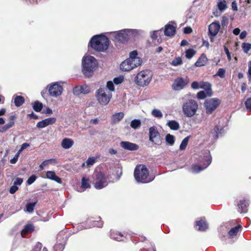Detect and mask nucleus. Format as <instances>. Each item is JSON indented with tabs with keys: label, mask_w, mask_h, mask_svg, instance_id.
<instances>
[{
	"label": "nucleus",
	"mask_w": 251,
	"mask_h": 251,
	"mask_svg": "<svg viewBox=\"0 0 251 251\" xmlns=\"http://www.w3.org/2000/svg\"><path fill=\"white\" fill-rule=\"evenodd\" d=\"M109 43L108 37L103 34L93 36L89 42L92 49L99 52L105 51L108 48Z\"/></svg>",
	"instance_id": "f257e3e1"
},
{
	"label": "nucleus",
	"mask_w": 251,
	"mask_h": 251,
	"mask_svg": "<svg viewBox=\"0 0 251 251\" xmlns=\"http://www.w3.org/2000/svg\"><path fill=\"white\" fill-rule=\"evenodd\" d=\"M138 53L136 50L129 53V57L120 64V69L123 71L128 72L140 66L142 63L141 58L137 56Z\"/></svg>",
	"instance_id": "f03ea898"
},
{
	"label": "nucleus",
	"mask_w": 251,
	"mask_h": 251,
	"mask_svg": "<svg viewBox=\"0 0 251 251\" xmlns=\"http://www.w3.org/2000/svg\"><path fill=\"white\" fill-rule=\"evenodd\" d=\"M149 170L145 165L140 164L136 166L134 171V176L137 182L143 183L151 182L152 180L149 178Z\"/></svg>",
	"instance_id": "7ed1b4c3"
},
{
	"label": "nucleus",
	"mask_w": 251,
	"mask_h": 251,
	"mask_svg": "<svg viewBox=\"0 0 251 251\" xmlns=\"http://www.w3.org/2000/svg\"><path fill=\"white\" fill-rule=\"evenodd\" d=\"M97 65V60L94 57L90 56L85 57L82 61V72L85 76L88 77L92 76Z\"/></svg>",
	"instance_id": "20e7f679"
},
{
	"label": "nucleus",
	"mask_w": 251,
	"mask_h": 251,
	"mask_svg": "<svg viewBox=\"0 0 251 251\" xmlns=\"http://www.w3.org/2000/svg\"><path fill=\"white\" fill-rule=\"evenodd\" d=\"M152 73L149 70H145L139 72L134 78L135 83L141 87L148 86L151 82Z\"/></svg>",
	"instance_id": "39448f33"
},
{
	"label": "nucleus",
	"mask_w": 251,
	"mask_h": 251,
	"mask_svg": "<svg viewBox=\"0 0 251 251\" xmlns=\"http://www.w3.org/2000/svg\"><path fill=\"white\" fill-rule=\"evenodd\" d=\"M198 104L194 100H188L184 102L182 105V111L184 115L187 117H192L194 116L198 109Z\"/></svg>",
	"instance_id": "423d86ee"
},
{
	"label": "nucleus",
	"mask_w": 251,
	"mask_h": 251,
	"mask_svg": "<svg viewBox=\"0 0 251 251\" xmlns=\"http://www.w3.org/2000/svg\"><path fill=\"white\" fill-rule=\"evenodd\" d=\"M108 177L101 172H97L94 175L93 184L97 189H101L108 184Z\"/></svg>",
	"instance_id": "0eeeda50"
},
{
	"label": "nucleus",
	"mask_w": 251,
	"mask_h": 251,
	"mask_svg": "<svg viewBox=\"0 0 251 251\" xmlns=\"http://www.w3.org/2000/svg\"><path fill=\"white\" fill-rule=\"evenodd\" d=\"M112 97L111 94H107V90L104 88L100 87L96 92V97L99 103L101 105H107Z\"/></svg>",
	"instance_id": "6e6552de"
},
{
	"label": "nucleus",
	"mask_w": 251,
	"mask_h": 251,
	"mask_svg": "<svg viewBox=\"0 0 251 251\" xmlns=\"http://www.w3.org/2000/svg\"><path fill=\"white\" fill-rule=\"evenodd\" d=\"M149 141L152 144L156 145L162 144V138L156 126H152L149 128Z\"/></svg>",
	"instance_id": "1a4fd4ad"
},
{
	"label": "nucleus",
	"mask_w": 251,
	"mask_h": 251,
	"mask_svg": "<svg viewBox=\"0 0 251 251\" xmlns=\"http://www.w3.org/2000/svg\"><path fill=\"white\" fill-rule=\"evenodd\" d=\"M221 101L218 99H210L206 100L204 102L206 113L211 114L219 106Z\"/></svg>",
	"instance_id": "9d476101"
},
{
	"label": "nucleus",
	"mask_w": 251,
	"mask_h": 251,
	"mask_svg": "<svg viewBox=\"0 0 251 251\" xmlns=\"http://www.w3.org/2000/svg\"><path fill=\"white\" fill-rule=\"evenodd\" d=\"M189 82V78L188 77L183 78L182 77H176L172 85L173 90L179 91L183 89Z\"/></svg>",
	"instance_id": "9b49d317"
},
{
	"label": "nucleus",
	"mask_w": 251,
	"mask_h": 251,
	"mask_svg": "<svg viewBox=\"0 0 251 251\" xmlns=\"http://www.w3.org/2000/svg\"><path fill=\"white\" fill-rule=\"evenodd\" d=\"M128 40V35L125 30H121L119 32L114 33V41L115 44L118 43H125Z\"/></svg>",
	"instance_id": "f8f14e48"
},
{
	"label": "nucleus",
	"mask_w": 251,
	"mask_h": 251,
	"mask_svg": "<svg viewBox=\"0 0 251 251\" xmlns=\"http://www.w3.org/2000/svg\"><path fill=\"white\" fill-rule=\"evenodd\" d=\"M249 206V200L246 197H243L237 202L238 211L240 213H247Z\"/></svg>",
	"instance_id": "ddd939ff"
},
{
	"label": "nucleus",
	"mask_w": 251,
	"mask_h": 251,
	"mask_svg": "<svg viewBox=\"0 0 251 251\" xmlns=\"http://www.w3.org/2000/svg\"><path fill=\"white\" fill-rule=\"evenodd\" d=\"M62 86L57 82L51 85L49 89V92L50 95L55 97L60 95L62 92Z\"/></svg>",
	"instance_id": "4468645a"
},
{
	"label": "nucleus",
	"mask_w": 251,
	"mask_h": 251,
	"mask_svg": "<svg viewBox=\"0 0 251 251\" xmlns=\"http://www.w3.org/2000/svg\"><path fill=\"white\" fill-rule=\"evenodd\" d=\"M17 119L16 114L10 116L8 118V123L0 128V132L3 133L6 132L9 128L13 127L15 124V121Z\"/></svg>",
	"instance_id": "2eb2a0df"
},
{
	"label": "nucleus",
	"mask_w": 251,
	"mask_h": 251,
	"mask_svg": "<svg viewBox=\"0 0 251 251\" xmlns=\"http://www.w3.org/2000/svg\"><path fill=\"white\" fill-rule=\"evenodd\" d=\"M220 25L219 21H215L212 23L208 27V35L216 36L219 31Z\"/></svg>",
	"instance_id": "dca6fc26"
},
{
	"label": "nucleus",
	"mask_w": 251,
	"mask_h": 251,
	"mask_svg": "<svg viewBox=\"0 0 251 251\" xmlns=\"http://www.w3.org/2000/svg\"><path fill=\"white\" fill-rule=\"evenodd\" d=\"M120 146L124 149L130 151H136L139 149L138 145L128 141H122Z\"/></svg>",
	"instance_id": "f3484780"
},
{
	"label": "nucleus",
	"mask_w": 251,
	"mask_h": 251,
	"mask_svg": "<svg viewBox=\"0 0 251 251\" xmlns=\"http://www.w3.org/2000/svg\"><path fill=\"white\" fill-rule=\"evenodd\" d=\"M56 121V119L55 118L50 117L39 122L37 124L36 126L39 128H42L50 125H52L54 124Z\"/></svg>",
	"instance_id": "a211bd4d"
},
{
	"label": "nucleus",
	"mask_w": 251,
	"mask_h": 251,
	"mask_svg": "<svg viewBox=\"0 0 251 251\" xmlns=\"http://www.w3.org/2000/svg\"><path fill=\"white\" fill-rule=\"evenodd\" d=\"M211 162V158L210 157V158H209L205 160V163H204V165L203 166L199 165H193L191 167L192 171L195 173H199L201 171H202L206 168H207V166L210 165Z\"/></svg>",
	"instance_id": "6ab92c4d"
},
{
	"label": "nucleus",
	"mask_w": 251,
	"mask_h": 251,
	"mask_svg": "<svg viewBox=\"0 0 251 251\" xmlns=\"http://www.w3.org/2000/svg\"><path fill=\"white\" fill-rule=\"evenodd\" d=\"M176 33V27L170 24H167L165 26L164 34L167 36H173Z\"/></svg>",
	"instance_id": "aec40b11"
},
{
	"label": "nucleus",
	"mask_w": 251,
	"mask_h": 251,
	"mask_svg": "<svg viewBox=\"0 0 251 251\" xmlns=\"http://www.w3.org/2000/svg\"><path fill=\"white\" fill-rule=\"evenodd\" d=\"M195 226H198V230L200 231H205L208 228V224L204 218H201L200 220L195 223Z\"/></svg>",
	"instance_id": "412c9836"
},
{
	"label": "nucleus",
	"mask_w": 251,
	"mask_h": 251,
	"mask_svg": "<svg viewBox=\"0 0 251 251\" xmlns=\"http://www.w3.org/2000/svg\"><path fill=\"white\" fill-rule=\"evenodd\" d=\"M208 62V59L204 53H202L195 63L196 67H202L205 65Z\"/></svg>",
	"instance_id": "4be33fe9"
},
{
	"label": "nucleus",
	"mask_w": 251,
	"mask_h": 251,
	"mask_svg": "<svg viewBox=\"0 0 251 251\" xmlns=\"http://www.w3.org/2000/svg\"><path fill=\"white\" fill-rule=\"evenodd\" d=\"M35 227L32 224H28L26 225L24 228L21 231V235L22 237H25L29 233H31L34 230Z\"/></svg>",
	"instance_id": "5701e85b"
},
{
	"label": "nucleus",
	"mask_w": 251,
	"mask_h": 251,
	"mask_svg": "<svg viewBox=\"0 0 251 251\" xmlns=\"http://www.w3.org/2000/svg\"><path fill=\"white\" fill-rule=\"evenodd\" d=\"M46 177L48 179L54 180L58 183H62L61 178L57 176L54 171H47L46 173Z\"/></svg>",
	"instance_id": "b1692460"
},
{
	"label": "nucleus",
	"mask_w": 251,
	"mask_h": 251,
	"mask_svg": "<svg viewBox=\"0 0 251 251\" xmlns=\"http://www.w3.org/2000/svg\"><path fill=\"white\" fill-rule=\"evenodd\" d=\"M224 128L219 127V126H216L211 131V134L214 139H217L220 135L224 132Z\"/></svg>",
	"instance_id": "393cba45"
},
{
	"label": "nucleus",
	"mask_w": 251,
	"mask_h": 251,
	"mask_svg": "<svg viewBox=\"0 0 251 251\" xmlns=\"http://www.w3.org/2000/svg\"><path fill=\"white\" fill-rule=\"evenodd\" d=\"M200 88L205 90L207 95L211 96L212 94L211 85L210 83L207 82H200Z\"/></svg>",
	"instance_id": "a878e982"
},
{
	"label": "nucleus",
	"mask_w": 251,
	"mask_h": 251,
	"mask_svg": "<svg viewBox=\"0 0 251 251\" xmlns=\"http://www.w3.org/2000/svg\"><path fill=\"white\" fill-rule=\"evenodd\" d=\"M74 144V142L73 139L65 138L61 142V146L65 149H69L73 146Z\"/></svg>",
	"instance_id": "bb28decb"
},
{
	"label": "nucleus",
	"mask_w": 251,
	"mask_h": 251,
	"mask_svg": "<svg viewBox=\"0 0 251 251\" xmlns=\"http://www.w3.org/2000/svg\"><path fill=\"white\" fill-rule=\"evenodd\" d=\"M124 117L123 112H118L114 114L111 117V122L112 124H116L121 121Z\"/></svg>",
	"instance_id": "cd10ccee"
},
{
	"label": "nucleus",
	"mask_w": 251,
	"mask_h": 251,
	"mask_svg": "<svg viewBox=\"0 0 251 251\" xmlns=\"http://www.w3.org/2000/svg\"><path fill=\"white\" fill-rule=\"evenodd\" d=\"M242 226L240 225H237L232 228L228 231V234L229 238H231L237 235L239 230L241 229Z\"/></svg>",
	"instance_id": "c85d7f7f"
},
{
	"label": "nucleus",
	"mask_w": 251,
	"mask_h": 251,
	"mask_svg": "<svg viewBox=\"0 0 251 251\" xmlns=\"http://www.w3.org/2000/svg\"><path fill=\"white\" fill-rule=\"evenodd\" d=\"M167 125L172 130H177L180 128L179 124L175 120L169 121Z\"/></svg>",
	"instance_id": "c756f323"
},
{
	"label": "nucleus",
	"mask_w": 251,
	"mask_h": 251,
	"mask_svg": "<svg viewBox=\"0 0 251 251\" xmlns=\"http://www.w3.org/2000/svg\"><path fill=\"white\" fill-rule=\"evenodd\" d=\"M90 223H91L94 226H97L98 227H101L102 226L103 223L101 221L100 217L96 218L95 220H94L93 219H90Z\"/></svg>",
	"instance_id": "7c9ffc66"
},
{
	"label": "nucleus",
	"mask_w": 251,
	"mask_h": 251,
	"mask_svg": "<svg viewBox=\"0 0 251 251\" xmlns=\"http://www.w3.org/2000/svg\"><path fill=\"white\" fill-rule=\"evenodd\" d=\"M32 105L33 109L37 112H40L43 107V103L38 100L32 103Z\"/></svg>",
	"instance_id": "2f4dec72"
},
{
	"label": "nucleus",
	"mask_w": 251,
	"mask_h": 251,
	"mask_svg": "<svg viewBox=\"0 0 251 251\" xmlns=\"http://www.w3.org/2000/svg\"><path fill=\"white\" fill-rule=\"evenodd\" d=\"M25 99L23 96H16L14 99V104L17 107L21 106L25 102Z\"/></svg>",
	"instance_id": "473e14b6"
},
{
	"label": "nucleus",
	"mask_w": 251,
	"mask_h": 251,
	"mask_svg": "<svg viewBox=\"0 0 251 251\" xmlns=\"http://www.w3.org/2000/svg\"><path fill=\"white\" fill-rule=\"evenodd\" d=\"M81 187L84 190L87 188H90L91 187V185L89 183V180L88 178H86L84 177L82 178Z\"/></svg>",
	"instance_id": "72a5a7b5"
},
{
	"label": "nucleus",
	"mask_w": 251,
	"mask_h": 251,
	"mask_svg": "<svg viewBox=\"0 0 251 251\" xmlns=\"http://www.w3.org/2000/svg\"><path fill=\"white\" fill-rule=\"evenodd\" d=\"M37 202H29L25 205V211L31 213L33 211Z\"/></svg>",
	"instance_id": "f704fd0d"
},
{
	"label": "nucleus",
	"mask_w": 251,
	"mask_h": 251,
	"mask_svg": "<svg viewBox=\"0 0 251 251\" xmlns=\"http://www.w3.org/2000/svg\"><path fill=\"white\" fill-rule=\"evenodd\" d=\"M196 53V50L193 49H189L186 50L185 56L188 59H191Z\"/></svg>",
	"instance_id": "c9c22d12"
},
{
	"label": "nucleus",
	"mask_w": 251,
	"mask_h": 251,
	"mask_svg": "<svg viewBox=\"0 0 251 251\" xmlns=\"http://www.w3.org/2000/svg\"><path fill=\"white\" fill-rule=\"evenodd\" d=\"M166 141L170 145H173L175 143V137L170 134H167L165 137Z\"/></svg>",
	"instance_id": "e433bc0d"
},
{
	"label": "nucleus",
	"mask_w": 251,
	"mask_h": 251,
	"mask_svg": "<svg viewBox=\"0 0 251 251\" xmlns=\"http://www.w3.org/2000/svg\"><path fill=\"white\" fill-rule=\"evenodd\" d=\"M130 126L134 129H136L141 126V121L140 120H133L131 122Z\"/></svg>",
	"instance_id": "4c0bfd02"
},
{
	"label": "nucleus",
	"mask_w": 251,
	"mask_h": 251,
	"mask_svg": "<svg viewBox=\"0 0 251 251\" xmlns=\"http://www.w3.org/2000/svg\"><path fill=\"white\" fill-rule=\"evenodd\" d=\"M241 47L244 52L247 53L251 49V44L249 43H243Z\"/></svg>",
	"instance_id": "58836bf2"
},
{
	"label": "nucleus",
	"mask_w": 251,
	"mask_h": 251,
	"mask_svg": "<svg viewBox=\"0 0 251 251\" xmlns=\"http://www.w3.org/2000/svg\"><path fill=\"white\" fill-rule=\"evenodd\" d=\"M189 141V137L187 136L185 137L181 142L180 145L179 146V149L180 150H184L188 143Z\"/></svg>",
	"instance_id": "ea45409f"
},
{
	"label": "nucleus",
	"mask_w": 251,
	"mask_h": 251,
	"mask_svg": "<svg viewBox=\"0 0 251 251\" xmlns=\"http://www.w3.org/2000/svg\"><path fill=\"white\" fill-rule=\"evenodd\" d=\"M225 74L226 70L224 68H220L219 69L217 73L214 76H218L220 77L223 78L225 77Z\"/></svg>",
	"instance_id": "a19ab883"
},
{
	"label": "nucleus",
	"mask_w": 251,
	"mask_h": 251,
	"mask_svg": "<svg viewBox=\"0 0 251 251\" xmlns=\"http://www.w3.org/2000/svg\"><path fill=\"white\" fill-rule=\"evenodd\" d=\"M151 114L154 117H157L158 118H161L163 117L162 113H161V112L160 110H159L158 109H154L152 111Z\"/></svg>",
	"instance_id": "79ce46f5"
},
{
	"label": "nucleus",
	"mask_w": 251,
	"mask_h": 251,
	"mask_svg": "<svg viewBox=\"0 0 251 251\" xmlns=\"http://www.w3.org/2000/svg\"><path fill=\"white\" fill-rule=\"evenodd\" d=\"M182 63V60L181 58L180 57H176L175 58L172 62V65L174 66H177L178 65H181Z\"/></svg>",
	"instance_id": "37998d69"
},
{
	"label": "nucleus",
	"mask_w": 251,
	"mask_h": 251,
	"mask_svg": "<svg viewBox=\"0 0 251 251\" xmlns=\"http://www.w3.org/2000/svg\"><path fill=\"white\" fill-rule=\"evenodd\" d=\"M64 248V246L62 244H55L53 247L54 251H62Z\"/></svg>",
	"instance_id": "c03bdc74"
},
{
	"label": "nucleus",
	"mask_w": 251,
	"mask_h": 251,
	"mask_svg": "<svg viewBox=\"0 0 251 251\" xmlns=\"http://www.w3.org/2000/svg\"><path fill=\"white\" fill-rule=\"evenodd\" d=\"M37 179V176L35 175H31L27 179L26 183L28 185L32 184Z\"/></svg>",
	"instance_id": "a18cd8bd"
},
{
	"label": "nucleus",
	"mask_w": 251,
	"mask_h": 251,
	"mask_svg": "<svg viewBox=\"0 0 251 251\" xmlns=\"http://www.w3.org/2000/svg\"><path fill=\"white\" fill-rule=\"evenodd\" d=\"M82 89L81 87V86H77L74 87L73 89V93L75 95H78L81 94V89Z\"/></svg>",
	"instance_id": "49530a36"
},
{
	"label": "nucleus",
	"mask_w": 251,
	"mask_h": 251,
	"mask_svg": "<svg viewBox=\"0 0 251 251\" xmlns=\"http://www.w3.org/2000/svg\"><path fill=\"white\" fill-rule=\"evenodd\" d=\"M207 94L203 91H201L197 93V98L199 99H204L206 98Z\"/></svg>",
	"instance_id": "de8ad7c7"
},
{
	"label": "nucleus",
	"mask_w": 251,
	"mask_h": 251,
	"mask_svg": "<svg viewBox=\"0 0 251 251\" xmlns=\"http://www.w3.org/2000/svg\"><path fill=\"white\" fill-rule=\"evenodd\" d=\"M106 87L110 91H114L115 90L114 85L111 81H108L106 83Z\"/></svg>",
	"instance_id": "09e8293b"
},
{
	"label": "nucleus",
	"mask_w": 251,
	"mask_h": 251,
	"mask_svg": "<svg viewBox=\"0 0 251 251\" xmlns=\"http://www.w3.org/2000/svg\"><path fill=\"white\" fill-rule=\"evenodd\" d=\"M124 80V78L123 76L117 77L114 78L113 82L115 84H121Z\"/></svg>",
	"instance_id": "8fccbe9b"
},
{
	"label": "nucleus",
	"mask_w": 251,
	"mask_h": 251,
	"mask_svg": "<svg viewBox=\"0 0 251 251\" xmlns=\"http://www.w3.org/2000/svg\"><path fill=\"white\" fill-rule=\"evenodd\" d=\"M81 87L82 88L81 89V94H87L90 92V88L88 86H81Z\"/></svg>",
	"instance_id": "3c124183"
},
{
	"label": "nucleus",
	"mask_w": 251,
	"mask_h": 251,
	"mask_svg": "<svg viewBox=\"0 0 251 251\" xmlns=\"http://www.w3.org/2000/svg\"><path fill=\"white\" fill-rule=\"evenodd\" d=\"M96 162V159L93 157H89L86 161L87 166L93 165Z\"/></svg>",
	"instance_id": "603ef678"
},
{
	"label": "nucleus",
	"mask_w": 251,
	"mask_h": 251,
	"mask_svg": "<svg viewBox=\"0 0 251 251\" xmlns=\"http://www.w3.org/2000/svg\"><path fill=\"white\" fill-rule=\"evenodd\" d=\"M42 248V244L40 242H38L35 246L32 251H41Z\"/></svg>",
	"instance_id": "864d4df0"
},
{
	"label": "nucleus",
	"mask_w": 251,
	"mask_h": 251,
	"mask_svg": "<svg viewBox=\"0 0 251 251\" xmlns=\"http://www.w3.org/2000/svg\"><path fill=\"white\" fill-rule=\"evenodd\" d=\"M224 50L225 51V53L226 54V56H227V59L229 61H230L231 59V57L230 53V52L229 51V50H228L227 47H226V46H224Z\"/></svg>",
	"instance_id": "5fc2aeb1"
},
{
	"label": "nucleus",
	"mask_w": 251,
	"mask_h": 251,
	"mask_svg": "<svg viewBox=\"0 0 251 251\" xmlns=\"http://www.w3.org/2000/svg\"><path fill=\"white\" fill-rule=\"evenodd\" d=\"M23 182V179L22 178L17 177L14 182V185H21Z\"/></svg>",
	"instance_id": "6e6d98bb"
},
{
	"label": "nucleus",
	"mask_w": 251,
	"mask_h": 251,
	"mask_svg": "<svg viewBox=\"0 0 251 251\" xmlns=\"http://www.w3.org/2000/svg\"><path fill=\"white\" fill-rule=\"evenodd\" d=\"M19 188L17 186L15 185L12 186L9 190V192L11 194H14L18 190Z\"/></svg>",
	"instance_id": "4d7b16f0"
},
{
	"label": "nucleus",
	"mask_w": 251,
	"mask_h": 251,
	"mask_svg": "<svg viewBox=\"0 0 251 251\" xmlns=\"http://www.w3.org/2000/svg\"><path fill=\"white\" fill-rule=\"evenodd\" d=\"M191 87L193 89H197L200 88V82L199 83L197 81H194L191 84Z\"/></svg>",
	"instance_id": "13d9d810"
},
{
	"label": "nucleus",
	"mask_w": 251,
	"mask_h": 251,
	"mask_svg": "<svg viewBox=\"0 0 251 251\" xmlns=\"http://www.w3.org/2000/svg\"><path fill=\"white\" fill-rule=\"evenodd\" d=\"M245 105L248 109H251V98H248L245 102Z\"/></svg>",
	"instance_id": "bf43d9fd"
},
{
	"label": "nucleus",
	"mask_w": 251,
	"mask_h": 251,
	"mask_svg": "<svg viewBox=\"0 0 251 251\" xmlns=\"http://www.w3.org/2000/svg\"><path fill=\"white\" fill-rule=\"evenodd\" d=\"M30 146V145L28 143H23L22 145H21V148L19 150V152H21L23 150H24L26 148Z\"/></svg>",
	"instance_id": "052dcab7"
},
{
	"label": "nucleus",
	"mask_w": 251,
	"mask_h": 251,
	"mask_svg": "<svg viewBox=\"0 0 251 251\" xmlns=\"http://www.w3.org/2000/svg\"><path fill=\"white\" fill-rule=\"evenodd\" d=\"M118 236L115 237V239L118 241H122L123 239L122 238L124 237V235L121 232H118L116 233Z\"/></svg>",
	"instance_id": "680f3d73"
},
{
	"label": "nucleus",
	"mask_w": 251,
	"mask_h": 251,
	"mask_svg": "<svg viewBox=\"0 0 251 251\" xmlns=\"http://www.w3.org/2000/svg\"><path fill=\"white\" fill-rule=\"evenodd\" d=\"M218 7L220 10H223L226 8V5L222 2H220L218 3Z\"/></svg>",
	"instance_id": "e2e57ef3"
},
{
	"label": "nucleus",
	"mask_w": 251,
	"mask_h": 251,
	"mask_svg": "<svg viewBox=\"0 0 251 251\" xmlns=\"http://www.w3.org/2000/svg\"><path fill=\"white\" fill-rule=\"evenodd\" d=\"M192 32V29L190 27H186L184 28V32L185 34H190Z\"/></svg>",
	"instance_id": "0e129e2a"
},
{
	"label": "nucleus",
	"mask_w": 251,
	"mask_h": 251,
	"mask_svg": "<svg viewBox=\"0 0 251 251\" xmlns=\"http://www.w3.org/2000/svg\"><path fill=\"white\" fill-rule=\"evenodd\" d=\"M27 116L30 119H37L38 118V116L36 114H35L33 112L31 114H28L27 115Z\"/></svg>",
	"instance_id": "69168bd1"
},
{
	"label": "nucleus",
	"mask_w": 251,
	"mask_h": 251,
	"mask_svg": "<svg viewBox=\"0 0 251 251\" xmlns=\"http://www.w3.org/2000/svg\"><path fill=\"white\" fill-rule=\"evenodd\" d=\"M43 113L46 114H51L52 113V111L49 107H47L46 110L43 112Z\"/></svg>",
	"instance_id": "338daca9"
},
{
	"label": "nucleus",
	"mask_w": 251,
	"mask_h": 251,
	"mask_svg": "<svg viewBox=\"0 0 251 251\" xmlns=\"http://www.w3.org/2000/svg\"><path fill=\"white\" fill-rule=\"evenodd\" d=\"M157 32H158L157 31H154L152 33V34L151 35V38L153 40H155V39H156L157 38V37H158Z\"/></svg>",
	"instance_id": "774afa93"
}]
</instances>
